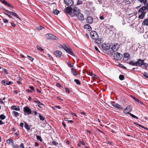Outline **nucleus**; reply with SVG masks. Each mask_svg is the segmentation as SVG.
<instances>
[{"instance_id": "obj_33", "label": "nucleus", "mask_w": 148, "mask_h": 148, "mask_svg": "<svg viewBox=\"0 0 148 148\" xmlns=\"http://www.w3.org/2000/svg\"><path fill=\"white\" fill-rule=\"evenodd\" d=\"M143 75L144 77L148 78V73L147 72H144L143 73Z\"/></svg>"}, {"instance_id": "obj_13", "label": "nucleus", "mask_w": 148, "mask_h": 148, "mask_svg": "<svg viewBox=\"0 0 148 148\" xmlns=\"http://www.w3.org/2000/svg\"><path fill=\"white\" fill-rule=\"evenodd\" d=\"M64 1L65 4L68 6H71L74 3L72 0H64Z\"/></svg>"}, {"instance_id": "obj_44", "label": "nucleus", "mask_w": 148, "mask_h": 148, "mask_svg": "<svg viewBox=\"0 0 148 148\" xmlns=\"http://www.w3.org/2000/svg\"><path fill=\"white\" fill-rule=\"evenodd\" d=\"M134 124H136L138 125L140 127H142V128H144V129H146V128L145 127L140 125H139V124H136V123H134Z\"/></svg>"}, {"instance_id": "obj_5", "label": "nucleus", "mask_w": 148, "mask_h": 148, "mask_svg": "<svg viewBox=\"0 0 148 148\" xmlns=\"http://www.w3.org/2000/svg\"><path fill=\"white\" fill-rule=\"evenodd\" d=\"M102 47L104 50H107L110 49V44L108 43H105L102 44Z\"/></svg>"}, {"instance_id": "obj_63", "label": "nucleus", "mask_w": 148, "mask_h": 148, "mask_svg": "<svg viewBox=\"0 0 148 148\" xmlns=\"http://www.w3.org/2000/svg\"><path fill=\"white\" fill-rule=\"evenodd\" d=\"M62 125H63V126H64V127H66V124H65V123L64 122V121H63L62 122Z\"/></svg>"}, {"instance_id": "obj_39", "label": "nucleus", "mask_w": 148, "mask_h": 148, "mask_svg": "<svg viewBox=\"0 0 148 148\" xmlns=\"http://www.w3.org/2000/svg\"><path fill=\"white\" fill-rule=\"evenodd\" d=\"M65 92L66 93H67L68 94H69L70 90L68 88H65Z\"/></svg>"}, {"instance_id": "obj_14", "label": "nucleus", "mask_w": 148, "mask_h": 148, "mask_svg": "<svg viewBox=\"0 0 148 148\" xmlns=\"http://www.w3.org/2000/svg\"><path fill=\"white\" fill-rule=\"evenodd\" d=\"M119 47V45L118 44L115 43L111 47V49L114 51H116Z\"/></svg>"}, {"instance_id": "obj_49", "label": "nucleus", "mask_w": 148, "mask_h": 148, "mask_svg": "<svg viewBox=\"0 0 148 148\" xmlns=\"http://www.w3.org/2000/svg\"><path fill=\"white\" fill-rule=\"evenodd\" d=\"M37 49L39 50H40L41 51L43 50V49L40 47L39 46H38L37 47Z\"/></svg>"}, {"instance_id": "obj_21", "label": "nucleus", "mask_w": 148, "mask_h": 148, "mask_svg": "<svg viewBox=\"0 0 148 148\" xmlns=\"http://www.w3.org/2000/svg\"><path fill=\"white\" fill-rule=\"evenodd\" d=\"M10 14L14 16H15L16 18H18L20 20H21V19L19 18L18 16L15 12H11Z\"/></svg>"}, {"instance_id": "obj_23", "label": "nucleus", "mask_w": 148, "mask_h": 148, "mask_svg": "<svg viewBox=\"0 0 148 148\" xmlns=\"http://www.w3.org/2000/svg\"><path fill=\"white\" fill-rule=\"evenodd\" d=\"M142 24L143 25H145L146 26L148 25V19H145L144 20Z\"/></svg>"}, {"instance_id": "obj_34", "label": "nucleus", "mask_w": 148, "mask_h": 148, "mask_svg": "<svg viewBox=\"0 0 148 148\" xmlns=\"http://www.w3.org/2000/svg\"><path fill=\"white\" fill-rule=\"evenodd\" d=\"M140 2L143 3L144 5H145L147 2V0H138Z\"/></svg>"}, {"instance_id": "obj_54", "label": "nucleus", "mask_w": 148, "mask_h": 148, "mask_svg": "<svg viewBox=\"0 0 148 148\" xmlns=\"http://www.w3.org/2000/svg\"><path fill=\"white\" fill-rule=\"evenodd\" d=\"M3 71H4V73L5 74H8V72L7 70L5 69H3Z\"/></svg>"}, {"instance_id": "obj_60", "label": "nucleus", "mask_w": 148, "mask_h": 148, "mask_svg": "<svg viewBox=\"0 0 148 148\" xmlns=\"http://www.w3.org/2000/svg\"><path fill=\"white\" fill-rule=\"evenodd\" d=\"M52 143L54 145L56 146L58 145V143L55 141L53 142Z\"/></svg>"}, {"instance_id": "obj_25", "label": "nucleus", "mask_w": 148, "mask_h": 148, "mask_svg": "<svg viewBox=\"0 0 148 148\" xmlns=\"http://www.w3.org/2000/svg\"><path fill=\"white\" fill-rule=\"evenodd\" d=\"M12 114L15 116L17 117L19 115V113L15 111L12 112Z\"/></svg>"}, {"instance_id": "obj_53", "label": "nucleus", "mask_w": 148, "mask_h": 148, "mask_svg": "<svg viewBox=\"0 0 148 148\" xmlns=\"http://www.w3.org/2000/svg\"><path fill=\"white\" fill-rule=\"evenodd\" d=\"M34 102L36 103L37 104H39L40 103V101H39L37 100V101H34Z\"/></svg>"}, {"instance_id": "obj_32", "label": "nucleus", "mask_w": 148, "mask_h": 148, "mask_svg": "<svg viewBox=\"0 0 148 148\" xmlns=\"http://www.w3.org/2000/svg\"><path fill=\"white\" fill-rule=\"evenodd\" d=\"M129 114L131 116H132V117L136 119H138V117H137L136 116H135L134 115L131 113H129Z\"/></svg>"}, {"instance_id": "obj_8", "label": "nucleus", "mask_w": 148, "mask_h": 148, "mask_svg": "<svg viewBox=\"0 0 148 148\" xmlns=\"http://www.w3.org/2000/svg\"><path fill=\"white\" fill-rule=\"evenodd\" d=\"M46 36L48 39L57 40L58 38L53 34H46Z\"/></svg>"}, {"instance_id": "obj_19", "label": "nucleus", "mask_w": 148, "mask_h": 148, "mask_svg": "<svg viewBox=\"0 0 148 148\" xmlns=\"http://www.w3.org/2000/svg\"><path fill=\"white\" fill-rule=\"evenodd\" d=\"M11 108L14 110H15L16 111H19L20 110V108L18 106H12Z\"/></svg>"}, {"instance_id": "obj_64", "label": "nucleus", "mask_w": 148, "mask_h": 148, "mask_svg": "<svg viewBox=\"0 0 148 148\" xmlns=\"http://www.w3.org/2000/svg\"><path fill=\"white\" fill-rule=\"evenodd\" d=\"M32 112L34 113V115H37V112L36 111H33Z\"/></svg>"}, {"instance_id": "obj_57", "label": "nucleus", "mask_w": 148, "mask_h": 148, "mask_svg": "<svg viewBox=\"0 0 148 148\" xmlns=\"http://www.w3.org/2000/svg\"><path fill=\"white\" fill-rule=\"evenodd\" d=\"M12 140L11 139H9L7 140V142L10 143L11 142V140Z\"/></svg>"}, {"instance_id": "obj_40", "label": "nucleus", "mask_w": 148, "mask_h": 148, "mask_svg": "<svg viewBox=\"0 0 148 148\" xmlns=\"http://www.w3.org/2000/svg\"><path fill=\"white\" fill-rule=\"evenodd\" d=\"M27 57L28 58V59L31 61H33L34 60L33 58L27 55Z\"/></svg>"}, {"instance_id": "obj_22", "label": "nucleus", "mask_w": 148, "mask_h": 148, "mask_svg": "<svg viewBox=\"0 0 148 148\" xmlns=\"http://www.w3.org/2000/svg\"><path fill=\"white\" fill-rule=\"evenodd\" d=\"M71 71L72 73L74 75L76 76L77 75V73L74 71V68H72L71 69Z\"/></svg>"}, {"instance_id": "obj_15", "label": "nucleus", "mask_w": 148, "mask_h": 148, "mask_svg": "<svg viewBox=\"0 0 148 148\" xmlns=\"http://www.w3.org/2000/svg\"><path fill=\"white\" fill-rule=\"evenodd\" d=\"M86 21L88 23L92 24L93 21V18L91 16H88L86 18Z\"/></svg>"}, {"instance_id": "obj_26", "label": "nucleus", "mask_w": 148, "mask_h": 148, "mask_svg": "<svg viewBox=\"0 0 148 148\" xmlns=\"http://www.w3.org/2000/svg\"><path fill=\"white\" fill-rule=\"evenodd\" d=\"M143 65L145 68L146 70H148V64L143 62Z\"/></svg>"}, {"instance_id": "obj_38", "label": "nucleus", "mask_w": 148, "mask_h": 148, "mask_svg": "<svg viewBox=\"0 0 148 148\" xmlns=\"http://www.w3.org/2000/svg\"><path fill=\"white\" fill-rule=\"evenodd\" d=\"M82 3V1L81 0H78L77 4L78 5H80Z\"/></svg>"}, {"instance_id": "obj_6", "label": "nucleus", "mask_w": 148, "mask_h": 148, "mask_svg": "<svg viewBox=\"0 0 148 148\" xmlns=\"http://www.w3.org/2000/svg\"><path fill=\"white\" fill-rule=\"evenodd\" d=\"M73 17H77L78 19L81 21H83L84 19V15L80 12L76 14Z\"/></svg>"}, {"instance_id": "obj_47", "label": "nucleus", "mask_w": 148, "mask_h": 148, "mask_svg": "<svg viewBox=\"0 0 148 148\" xmlns=\"http://www.w3.org/2000/svg\"><path fill=\"white\" fill-rule=\"evenodd\" d=\"M29 88H30L31 89H32V91H34V92L35 91V89L34 88L33 86H30L29 87Z\"/></svg>"}, {"instance_id": "obj_9", "label": "nucleus", "mask_w": 148, "mask_h": 148, "mask_svg": "<svg viewBox=\"0 0 148 148\" xmlns=\"http://www.w3.org/2000/svg\"><path fill=\"white\" fill-rule=\"evenodd\" d=\"M132 108L130 106H128L126 107L124 110V112L126 114H129L130 112L131 111Z\"/></svg>"}, {"instance_id": "obj_30", "label": "nucleus", "mask_w": 148, "mask_h": 148, "mask_svg": "<svg viewBox=\"0 0 148 148\" xmlns=\"http://www.w3.org/2000/svg\"><path fill=\"white\" fill-rule=\"evenodd\" d=\"M74 81L77 85H80L81 84V83L77 79H75Z\"/></svg>"}, {"instance_id": "obj_59", "label": "nucleus", "mask_w": 148, "mask_h": 148, "mask_svg": "<svg viewBox=\"0 0 148 148\" xmlns=\"http://www.w3.org/2000/svg\"><path fill=\"white\" fill-rule=\"evenodd\" d=\"M13 147L14 148H19V147L18 145H14Z\"/></svg>"}, {"instance_id": "obj_12", "label": "nucleus", "mask_w": 148, "mask_h": 148, "mask_svg": "<svg viewBox=\"0 0 148 148\" xmlns=\"http://www.w3.org/2000/svg\"><path fill=\"white\" fill-rule=\"evenodd\" d=\"M72 10L73 9L72 8L70 7H68L64 9V11L66 13H68L72 16Z\"/></svg>"}, {"instance_id": "obj_28", "label": "nucleus", "mask_w": 148, "mask_h": 148, "mask_svg": "<svg viewBox=\"0 0 148 148\" xmlns=\"http://www.w3.org/2000/svg\"><path fill=\"white\" fill-rule=\"evenodd\" d=\"M119 79L121 80H123L125 79L124 76L123 75H121L119 77Z\"/></svg>"}, {"instance_id": "obj_61", "label": "nucleus", "mask_w": 148, "mask_h": 148, "mask_svg": "<svg viewBox=\"0 0 148 148\" xmlns=\"http://www.w3.org/2000/svg\"><path fill=\"white\" fill-rule=\"evenodd\" d=\"M95 48L96 51H98L99 52H100L99 51V50L98 49L96 46H95Z\"/></svg>"}, {"instance_id": "obj_17", "label": "nucleus", "mask_w": 148, "mask_h": 148, "mask_svg": "<svg viewBox=\"0 0 148 148\" xmlns=\"http://www.w3.org/2000/svg\"><path fill=\"white\" fill-rule=\"evenodd\" d=\"M54 54L57 57L60 58L62 55V52L60 51L57 50L54 52Z\"/></svg>"}, {"instance_id": "obj_7", "label": "nucleus", "mask_w": 148, "mask_h": 148, "mask_svg": "<svg viewBox=\"0 0 148 148\" xmlns=\"http://www.w3.org/2000/svg\"><path fill=\"white\" fill-rule=\"evenodd\" d=\"M115 108H117L118 110L123 109V107L119 104L115 103L114 102H112L111 104Z\"/></svg>"}, {"instance_id": "obj_52", "label": "nucleus", "mask_w": 148, "mask_h": 148, "mask_svg": "<svg viewBox=\"0 0 148 148\" xmlns=\"http://www.w3.org/2000/svg\"><path fill=\"white\" fill-rule=\"evenodd\" d=\"M3 13L4 14H5L6 15L8 16L10 18H12V16L10 14H9L6 13H5V12H3Z\"/></svg>"}, {"instance_id": "obj_2", "label": "nucleus", "mask_w": 148, "mask_h": 148, "mask_svg": "<svg viewBox=\"0 0 148 148\" xmlns=\"http://www.w3.org/2000/svg\"><path fill=\"white\" fill-rule=\"evenodd\" d=\"M143 8H145L142 7L139 9L138 11L139 14H140L138 16V18L141 19L144 18L146 13V11L144 10V9H143Z\"/></svg>"}, {"instance_id": "obj_11", "label": "nucleus", "mask_w": 148, "mask_h": 148, "mask_svg": "<svg viewBox=\"0 0 148 148\" xmlns=\"http://www.w3.org/2000/svg\"><path fill=\"white\" fill-rule=\"evenodd\" d=\"M64 50L68 53H69L73 56H75V55L73 53V50L70 48H68L66 47L65 49H64Z\"/></svg>"}, {"instance_id": "obj_24", "label": "nucleus", "mask_w": 148, "mask_h": 148, "mask_svg": "<svg viewBox=\"0 0 148 148\" xmlns=\"http://www.w3.org/2000/svg\"><path fill=\"white\" fill-rule=\"evenodd\" d=\"M124 57L127 58L128 59L130 57V55L128 53H125L124 54Z\"/></svg>"}, {"instance_id": "obj_46", "label": "nucleus", "mask_w": 148, "mask_h": 148, "mask_svg": "<svg viewBox=\"0 0 148 148\" xmlns=\"http://www.w3.org/2000/svg\"><path fill=\"white\" fill-rule=\"evenodd\" d=\"M114 28V27L112 25L110 26H109V28H108V29L110 30V31H112L113 29Z\"/></svg>"}, {"instance_id": "obj_56", "label": "nucleus", "mask_w": 148, "mask_h": 148, "mask_svg": "<svg viewBox=\"0 0 148 148\" xmlns=\"http://www.w3.org/2000/svg\"><path fill=\"white\" fill-rule=\"evenodd\" d=\"M0 1L4 4H5L6 2V1L5 0H0Z\"/></svg>"}, {"instance_id": "obj_48", "label": "nucleus", "mask_w": 148, "mask_h": 148, "mask_svg": "<svg viewBox=\"0 0 148 148\" xmlns=\"http://www.w3.org/2000/svg\"><path fill=\"white\" fill-rule=\"evenodd\" d=\"M67 64L68 66L70 67H71L73 66V65H71V64L70 62H68Z\"/></svg>"}, {"instance_id": "obj_4", "label": "nucleus", "mask_w": 148, "mask_h": 148, "mask_svg": "<svg viewBox=\"0 0 148 148\" xmlns=\"http://www.w3.org/2000/svg\"><path fill=\"white\" fill-rule=\"evenodd\" d=\"M114 57L116 60H120L123 57V55L117 52L114 54Z\"/></svg>"}, {"instance_id": "obj_58", "label": "nucleus", "mask_w": 148, "mask_h": 148, "mask_svg": "<svg viewBox=\"0 0 148 148\" xmlns=\"http://www.w3.org/2000/svg\"><path fill=\"white\" fill-rule=\"evenodd\" d=\"M1 83L3 84L4 85H5L6 82H5L4 80H3L1 81Z\"/></svg>"}, {"instance_id": "obj_35", "label": "nucleus", "mask_w": 148, "mask_h": 148, "mask_svg": "<svg viewBox=\"0 0 148 148\" xmlns=\"http://www.w3.org/2000/svg\"><path fill=\"white\" fill-rule=\"evenodd\" d=\"M5 118V116L3 114L0 115V119L2 120H3Z\"/></svg>"}, {"instance_id": "obj_31", "label": "nucleus", "mask_w": 148, "mask_h": 148, "mask_svg": "<svg viewBox=\"0 0 148 148\" xmlns=\"http://www.w3.org/2000/svg\"><path fill=\"white\" fill-rule=\"evenodd\" d=\"M36 138L38 140H40V142L42 141V139L41 137L39 135H36Z\"/></svg>"}, {"instance_id": "obj_10", "label": "nucleus", "mask_w": 148, "mask_h": 148, "mask_svg": "<svg viewBox=\"0 0 148 148\" xmlns=\"http://www.w3.org/2000/svg\"><path fill=\"white\" fill-rule=\"evenodd\" d=\"M23 110L25 113H26L27 114H31L32 111L28 106H26L24 108Z\"/></svg>"}, {"instance_id": "obj_62", "label": "nucleus", "mask_w": 148, "mask_h": 148, "mask_svg": "<svg viewBox=\"0 0 148 148\" xmlns=\"http://www.w3.org/2000/svg\"><path fill=\"white\" fill-rule=\"evenodd\" d=\"M92 76L93 77V78H97V76L95 74H93L92 75Z\"/></svg>"}, {"instance_id": "obj_16", "label": "nucleus", "mask_w": 148, "mask_h": 148, "mask_svg": "<svg viewBox=\"0 0 148 148\" xmlns=\"http://www.w3.org/2000/svg\"><path fill=\"white\" fill-rule=\"evenodd\" d=\"M79 12V11L78 10V8L77 7H75L73 8V14H72L73 15H72V16L73 17L76 14H77Z\"/></svg>"}, {"instance_id": "obj_51", "label": "nucleus", "mask_w": 148, "mask_h": 148, "mask_svg": "<svg viewBox=\"0 0 148 148\" xmlns=\"http://www.w3.org/2000/svg\"><path fill=\"white\" fill-rule=\"evenodd\" d=\"M59 47L60 48H61L63 49L64 50V49H65V47L64 46L62 45H60L59 46Z\"/></svg>"}, {"instance_id": "obj_36", "label": "nucleus", "mask_w": 148, "mask_h": 148, "mask_svg": "<svg viewBox=\"0 0 148 148\" xmlns=\"http://www.w3.org/2000/svg\"><path fill=\"white\" fill-rule=\"evenodd\" d=\"M136 99V101H137V102H138V103H139L140 104H142V105H143V103L141 102V101L139 100V99Z\"/></svg>"}, {"instance_id": "obj_42", "label": "nucleus", "mask_w": 148, "mask_h": 148, "mask_svg": "<svg viewBox=\"0 0 148 148\" xmlns=\"http://www.w3.org/2000/svg\"><path fill=\"white\" fill-rule=\"evenodd\" d=\"M3 21L4 23H8V20L5 18H3Z\"/></svg>"}, {"instance_id": "obj_20", "label": "nucleus", "mask_w": 148, "mask_h": 148, "mask_svg": "<svg viewBox=\"0 0 148 148\" xmlns=\"http://www.w3.org/2000/svg\"><path fill=\"white\" fill-rule=\"evenodd\" d=\"M25 125H24V127H25L27 129L28 131H29L30 130L31 127L30 126H29L27 123L26 122L25 123Z\"/></svg>"}, {"instance_id": "obj_43", "label": "nucleus", "mask_w": 148, "mask_h": 148, "mask_svg": "<svg viewBox=\"0 0 148 148\" xmlns=\"http://www.w3.org/2000/svg\"><path fill=\"white\" fill-rule=\"evenodd\" d=\"M142 7H144L145 8H144V10H145H145H148V4H147L146 5V6H143ZM143 9H144V8H143Z\"/></svg>"}, {"instance_id": "obj_27", "label": "nucleus", "mask_w": 148, "mask_h": 148, "mask_svg": "<svg viewBox=\"0 0 148 148\" xmlns=\"http://www.w3.org/2000/svg\"><path fill=\"white\" fill-rule=\"evenodd\" d=\"M39 117L41 121H43L45 119V117L40 114H39Z\"/></svg>"}, {"instance_id": "obj_45", "label": "nucleus", "mask_w": 148, "mask_h": 148, "mask_svg": "<svg viewBox=\"0 0 148 148\" xmlns=\"http://www.w3.org/2000/svg\"><path fill=\"white\" fill-rule=\"evenodd\" d=\"M5 4L9 7H11V8H12V7L11 6L10 4L7 3L6 1L5 3Z\"/></svg>"}, {"instance_id": "obj_37", "label": "nucleus", "mask_w": 148, "mask_h": 148, "mask_svg": "<svg viewBox=\"0 0 148 148\" xmlns=\"http://www.w3.org/2000/svg\"><path fill=\"white\" fill-rule=\"evenodd\" d=\"M44 28L42 26H40L38 27H37L36 29L37 30H38L39 31V30H41L42 28Z\"/></svg>"}, {"instance_id": "obj_41", "label": "nucleus", "mask_w": 148, "mask_h": 148, "mask_svg": "<svg viewBox=\"0 0 148 148\" xmlns=\"http://www.w3.org/2000/svg\"><path fill=\"white\" fill-rule=\"evenodd\" d=\"M12 83V82L11 81H7L6 82V84L5 85H10Z\"/></svg>"}, {"instance_id": "obj_29", "label": "nucleus", "mask_w": 148, "mask_h": 148, "mask_svg": "<svg viewBox=\"0 0 148 148\" xmlns=\"http://www.w3.org/2000/svg\"><path fill=\"white\" fill-rule=\"evenodd\" d=\"M59 12H60L59 10H54V11H53V13L56 15H57L59 13Z\"/></svg>"}, {"instance_id": "obj_50", "label": "nucleus", "mask_w": 148, "mask_h": 148, "mask_svg": "<svg viewBox=\"0 0 148 148\" xmlns=\"http://www.w3.org/2000/svg\"><path fill=\"white\" fill-rule=\"evenodd\" d=\"M56 85L58 87H60V88H61V87H62V86L59 83H57L56 84Z\"/></svg>"}, {"instance_id": "obj_18", "label": "nucleus", "mask_w": 148, "mask_h": 148, "mask_svg": "<svg viewBox=\"0 0 148 148\" xmlns=\"http://www.w3.org/2000/svg\"><path fill=\"white\" fill-rule=\"evenodd\" d=\"M84 29H88L89 31L91 30L92 28L90 25L88 24H86L85 25L84 27Z\"/></svg>"}, {"instance_id": "obj_55", "label": "nucleus", "mask_w": 148, "mask_h": 148, "mask_svg": "<svg viewBox=\"0 0 148 148\" xmlns=\"http://www.w3.org/2000/svg\"><path fill=\"white\" fill-rule=\"evenodd\" d=\"M20 147H21V148H25V147L24 146V145L23 144V143H21L20 144Z\"/></svg>"}, {"instance_id": "obj_3", "label": "nucleus", "mask_w": 148, "mask_h": 148, "mask_svg": "<svg viewBox=\"0 0 148 148\" xmlns=\"http://www.w3.org/2000/svg\"><path fill=\"white\" fill-rule=\"evenodd\" d=\"M90 36L92 39L94 40H97L99 38L98 34L95 31H91L90 32Z\"/></svg>"}, {"instance_id": "obj_1", "label": "nucleus", "mask_w": 148, "mask_h": 148, "mask_svg": "<svg viewBox=\"0 0 148 148\" xmlns=\"http://www.w3.org/2000/svg\"><path fill=\"white\" fill-rule=\"evenodd\" d=\"M144 61V60L138 59L136 62H135L134 60L130 61L129 62V64L133 66H141L143 65Z\"/></svg>"}]
</instances>
